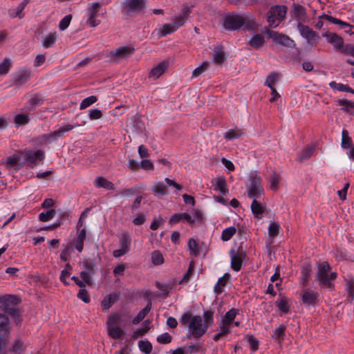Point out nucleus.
<instances>
[{
  "instance_id": "nucleus-1",
  "label": "nucleus",
  "mask_w": 354,
  "mask_h": 354,
  "mask_svg": "<svg viewBox=\"0 0 354 354\" xmlns=\"http://www.w3.org/2000/svg\"><path fill=\"white\" fill-rule=\"evenodd\" d=\"M180 323L188 326L189 334L194 338L201 337L207 330L208 325L205 324L199 315L192 316L189 312L185 313L180 318Z\"/></svg>"
},
{
  "instance_id": "nucleus-2",
  "label": "nucleus",
  "mask_w": 354,
  "mask_h": 354,
  "mask_svg": "<svg viewBox=\"0 0 354 354\" xmlns=\"http://www.w3.org/2000/svg\"><path fill=\"white\" fill-rule=\"evenodd\" d=\"M330 266L327 261H323L318 264L317 271L315 274V281L319 283L321 288L328 289L330 291L335 290L334 281L337 277L335 272L330 271Z\"/></svg>"
},
{
  "instance_id": "nucleus-3",
  "label": "nucleus",
  "mask_w": 354,
  "mask_h": 354,
  "mask_svg": "<svg viewBox=\"0 0 354 354\" xmlns=\"http://www.w3.org/2000/svg\"><path fill=\"white\" fill-rule=\"evenodd\" d=\"M286 6H272L267 13V21L272 28L278 26L280 21L285 19L287 13Z\"/></svg>"
},
{
  "instance_id": "nucleus-4",
  "label": "nucleus",
  "mask_w": 354,
  "mask_h": 354,
  "mask_svg": "<svg viewBox=\"0 0 354 354\" xmlns=\"http://www.w3.org/2000/svg\"><path fill=\"white\" fill-rule=\"evenodd\" d=\"M121 318L118 314L110 316L106 321L107 333L113 339H120L125 335V331L118 326Z\"/></svg>"
},
{
  "instance_id": "nucleus-5",
  "label": "nucleus",
  "mask_w": 354,
  "mask_h": 354,
  "mask_svg": "<svg viewBox=\"0 0 354 354\" xmlns=\"http://www.w3.org/2000/svg\"><path fill=\"white\" fill-rule=\"evenodd\" d=\"M248 196L256 199L264 194V190L261 186V178L257 174H252L249 179V184L247 186Z\"/></svg>"
},
{
  "instance_id": "nucleus-6",
  "label": "nucleus",
  "mask_w": 354,
  "mask_h": 354,
  "mask_svg": "<svg viewBox=\"0 0 354 354\" xmlns=\"http://www.w3.org/2000/svg\"><path fill=\"white\" fill-rule=\"evenodd\" d=\"M231 257V268L233 270L238 272L239 271L243 265V260L246 257V252L241 248H239L237 250L232 249L230 252Z\"/></svg>"
},
{
  "instance_id": "nucleus-7",
  "label": "nucleus",
  "mask_w": 354,
  "mask_h": 354,
  "mask_svg": "<svg viewBox=\"0 0 354 354\" xmlns=\"http://www.w3.org/2000/svg\"><path fill=\"white\" fill-rule=\"evenodd\" d=\"M79 124H66L62 127H61L59 129L50 132L48 134H44L41 136V140L43 142H48L50 141H55L58 138H60L63 136L65 132H68L73 129L76 127H79Z\"/></svg>"
},
{
  "instance_id": "nucleus-8",
  "label": "nucleus",
  "mask_w": 354,
  "mask_h": 354,
  "mask_svg": "<svg viewBox=\"0 0 354 354\" xmlns=\"http://www.w3.org/2000/svg\"><path fill=\"white\" fill-rule=\"evenodd\" d=\"M122 8L127 15H131L142 11L145 8V0H125L122 4Z\"/></svg>"
},
{
  "instance_id": "nucleus-9",
  "label": "nucleus",
  "mask_w": 354,
  "mask_h": 354,
  "mask_svg": "<svg viewBox=\"0 0 354 354\" xmlns=\"http://www.w3.org/2000/svg\"><path fill=\"white\" fill-rule=\"evenodd\" d=\"M245 23V19L239 15H228L224 20L223 26L225 29L236 30L241 28Z\"/></svg>"
},
{
  "instance_id": "nucleus-10",
  "label": "nucleus",
  "mask_w": 354,
  "mask_h": 354,
  "mask_svg": "<svg viewBox=\"0 0 354 354\" xmlns=\"http://www.w3.org/2000/svg\"><path fill=\"white\" fill-rule=\"evenodd\" d=\"M266 33L276 44H281L286 47H292L295 46V41L286 35L270 30H267Z\"/></svg>"
},
{
  "instance_id": "nucleus-11",
  "label": "nucleus",
  "mask_w": 354,
  "mask_h": 354,
  "mask_svg": "<svg viewBox=\"0 0 354 354\" xmlns=\"http://www.w3.org/2000/svg\"><path fill=\"white\" fill-rule=\"evenodd\" d=\"M302 303L307 306H315L319 303V294L312 289H305L300 293Z\"/></svg>"
},
{
  "instance_id": "nucleus-12",
  "label": "nucleus",
  "mask_w": 354,
  "mask_h": 354,
  "mask_svg": "<svg viewBox=\"0 0 354 354\" xmlns=\"http://www.w3.org/2000/svg\"><path fill=\"white\" fill-rule=\"evenodd\" d=\"M135 49L132 46H122L115 50L109 52V57L113 62H118L120 59L125 58L132 55Z\"/></svg>"
},
{
  "instance_id": "nucleus-13",
  "label": "nucleus",
  "mask_w": 354,
  "mask_h": 354,
  "mask_svg": "<svg viewBox=\"0 0 354 354\" xmlns=\"http://www.w3.org/2000/svg\"><path fill=\"white\" fill-rule=\"evenodd\" d=\"M297 29L299 31L301 35L307 40V42L310 46H313L319 39L318 34L308 26L304 25L301 23H299L297 25Z\"/></svg>"
},
{
  "instance_id": "nucleus-14",
  "label": "nucleus",
  "mask_w": 354,
  "mask_h": 354,
  "mask_svg": "<svg viewBox=\"0 0 354 354\" xmlns=\"http://www.w3.org/2000/svg\"><path fill=\"white\" fill-rule=\"evenodd\" d=\"M22 153L24 156L25 160L30 164V167H33L38 160L42 162L45 158L44 152L41 149L37 151L27 150Z\"/></svg>"
},
{
  "instance_id": "nucleus-15",
  "label": "nucleus",
  "mask_w": 354,
  "mask_h": 354,
  "mask_svg": "<svg viewBox=\"0 0 354 354\" xmlns=\"http://www.w3.org/2000/svg\"><path fill=\"white\" fill-rule=\"evenodd\" d=\"M100 7L101 6L99 3L95 2L86 10L88 17L87 24L91 27H96L101 23L100 20L96 19Z\"/></svg>"
},
{
  "instance_id": "nucleus-16",
  "label": "nucleus",
  "mask_w": 354,
  "mask_h": 354,
  "mask_svg": "<svg viewBox=\"0 0 354 354\" xmlns=\"http://www.w3.org/2000/svg\"><path fill=\"white\" fill-rule=\"evenodd\" d=\"M31 77V71L29 68H23L14 74L12 84L20 87L29 81Z\"/></svg>"
},
{
  "instance_id": "nucleus-17",
  "label": "nucleus",
  "mask_w": 354,
  "mask_h": 354,
  "mask_svg": "<svg viewBox=\"0 0 354 354\" xmlns=\"http://www.w3.org/2000/svg\"><path fill=\"white\" fill-rule=\"evenodd\" d=\"M120 248L113 252V255L114 257H120L129 252L131 239L128 234H124L121 236L120 239Z\"/></svg>"
},
{
  "instance_id": "nucleus-18",
  "label": "nucleus",
  "mask_w": 354,
  "mask_h": 354,
  "mask_svg": "<svg viewBox=\"0 0 354 354\" xmlns=\"http://www.w3.org/2000/svg\"><path fill=\"white\" fill-rule=\"evenodd\" d=\"M44 102V98L42 94L37 93L32 94L28 99L26 105L22 109V111H32L37 106H41Z\"/></svg>"
},
{
  "instance_id": "nucleus-19",
  "label": "nucleus",
  "mask_w": 354,
  "mask_h": 354,
  "mask_svg": "<svg viewBox=\"0 0 354 354\" xmlns=\"http://www.w3.org/2000/svg\"><path fill=\"white\" fill-rule=\"evenodd\" d=\"M322 36L326 38L327 41L332 44L335 49L342 51L344 48V39L342 37L335 32L328 31L323 33Z\"/></svg>"
},
{
  "instance_id": "nucleus-20",
  "label": "nucleus",
  "mask_w": 354,
  "mask_h": 354,
  "mask_svg": "<svg viewBox=\"0 0 354 354\" xmlns=\"http://www.w3.org/2000/svg\"><path fill=\"white\" fill-rule=\"evenodd\" d=\"M180 26L182 22L178 21L174 19V21L170 24H165L158 29V36L165 37L169 34L173 33L176 31Z\"/></svg>"
},
{
  "instance_id": "nucleus-21",
  "label": "nucleus",
  "mask_w": 354,
  "mask_h": 354,
  "mask_svg": "<svg viewBox=\"0 0 354 354\" xmlns=\"http://www.w3.org/2000/svg\"><path fill=\"white\" fill-rule=\"evenodd\" d=\"M84 270L80 272V277L88 285H91V275L94 272V264L89 261L83 262Z\"/></svg>"
},
{
  "instance_id": "nucleus-22",
  "label": "nucleus",
  "mask_w": 354,
  "mask_h": 354,
  "mask_svg": "<svg viewBox=\"0 0 354 354\" xmlns=\"http://www.w3.org/2000/svg\"><path fill=\"white\" fill-rule=\"evenodd\" d=\"M344 280L347 293L346 301L352 303L354 299V277L352 274H347L344 277Z\"/></svg>"
},
{
  "instance_id": "nucleus-23",
  "label": "nucleus",
  "mask_w": 354,
  "mask_h": 354,
  "mask_svg": "<svg viewBox=\"0 0 354 354\" xmlns=\"http://www.w3.org/2000/svg\"><path fill=\"white\" fill-rule=\"evenodd\" d=\"M169 62L168 61H162L156 66H153L149 73V78H153L154 80L160 77L168 68Z\"/></svg>"
},
{
  "instance_id": "nucleus-24",
  "label": "nucleus",
  "mask_w": 354,
  "mask_h": 354,
  "mask_svg": "<svg viewBox=\"0 0 354 354\" xmlns=\"http://www.w3.org/2000/svg\"><path fill=\"white\" fill-rule=\"evenodd\" d=\"M120 297V292H113L104 297L101 302L103 310L109 309L113 304H115Z\"/></svg>"
},
{
  "instance_id": "nucleus-25",
  "label": "nucleus",
  "mask_w": 354,
  "mask_h": 354,
  "mask_svg": "<svg viewBox=\"0 0 354 354\" xmlns=\"http://www.w3.org/2000/svg\"><path fill=\"white\" fill-rule=\"evenodd\" d=\"M214 189L219 192L223 196L227 195L229 190L225 177L219 176L214 179Z\"/></svg>"
},
{
  "instance_id": "nucleus-26",
  "label": "nucleus",
  "mask_w": 354,
  "mask_h": 354,
  "mask_svg": "<svg viewBox=\"0 0 354 354\" xmlns=\"http://www.w3.org/2000/svg\"><path fill=\"white\" fill-rule=\"evenodd\" d=\"M311 272H312V267L310 263L304 264L301 267L300 281H301V284L303 286H307V283L309 281L310 278Z\"/></svg>"
},
{
  "instance_id": "nucleus-27",
  "label": "nucleus",
  "mask_w": 354,
  "mask_h": 354,
  "mask_svg": "<svg viewBox=\"0 0 354 354\" xmlns=\"http://www.w3.org/2000/svg\"><path fill=\"white\" fill-rule=\"evenodd\" d=\"M94 185L96 187H102L107 190H113L115 189L114 184L102 176L97 177L94 181Z\"/></svg>"
},
{
  "instance_id": "nucleus-28",
  "label": "nucleus",
  "mask_w": 354,
  "mask_h": 354,
  "mask_svg": "<svg viewBox=\"0 0 354 354\" xmlns=\"http://www.w3.org/2000/svg\"><path fill=\"white\" fill-rule=\"evenodd\" d=\"M212 58L213 62L216 64L221 65L224 62L225 57L222 46H217L214 48Z\"/></svg>"
},
{
  "instance_id": "nucleus-29",
  "label": "nucleus",
  "mask_w": 354,
  "mask_h": 354,
  "mask_svg": "<svg viewBox=\"0 0 354 354\" xmlns=\"http://www.w3.org/2000/svg\"><path fill=\"white\" fill-rule=\"evenodd\" d=\"M151 190L155 196H162L168 194L167 187L162 182L155 183Z\"/></svg>"
},
{
  "instance_id": "nucleus-30",
  "label": "nucleus",
  "mask_w": 354,
  "mask_h": 354,
  "mask_svg": "<svg viewBox=\"0 0 354 354\" xmlns=\"http://www.w3.org/2000/svg\"><path fill=\"white\" fill-rule=\"evenodd\" d=\"M57 37L58 36L56 32H49L44 37L42 40L43 47L48 48L53 46L55 44Z\"/></svg>"
},
{
  "instance_id": "nucleus-31",
  "label": "nucleus",
  "mask_w": 354,
  "mask_h": 354,
  "mask_svg": "<svg viewBox=\"0 0 354 354\" xmlns=\"http://www.w3.org/2000/svg\"><path fill=\"white\" fill-rule=\"evenodd\" d=\"M86 237V231L85 228L82 229L78 233L77 239L75 242V248L79 252H82L84 248V241Z\"/></svg>"
},
{
  "instance_id": "nucleus-32",
  "label": "nucleus",
  "mask_w": 354,
  "mask_h": 354,
  "mask_svg": "<svg viewBox=\"0 0 354 354\" xmlns=\"http://www.w3.org/2000/svg\"><path fill=\"white\" fill-rule=\"evenodd\" d=\"M151 301H149L147 306L142 310H140L138 313V314L133 319V320H132L133 324L136 325V324H139L149 313V311L151 310Z\"/></svg>"
},
{
  "instance_id": "nucleus-33",
  "label": "nucleus",
  "mask_w": 354,
  "mask_h": 354,
  "mask_svg": "<svg viewBox=\"0 0 354 354\" xmlns=\"http://www.w3.org/2000/svg\"><path fill=\"white\" fill-rule=\"evenodd\" d=\"M251 210L256 218H261L265 208L256 199H254L251 204Z\"/></svg>"
},
{
  "instance_id": "nucleus-34",
  "label": "nucleus",
  "mask_w": 354,
  "mask_h": 354,
  "mask_svg": "<svg viewBox=\"0 0 354 354\" xmlns=\"http://www.w3.org/2000/svg\"><path fill=\"white\" fill-rule=\"evenodd\" d=\"M265 43V39L261 34L254 35L251 39L248 42V44L253 48L258 49L260 48Z\"/></svg>"
},
{
  "instance_id": "nucleus-35",
  "label": "nucleus",
  "mask_w": 354,
  "mask_h": 354,
  "mask_svg": "<svg viewBox=\"0 0 354 354\" xmlns=\"http://www.w3.org/2000/svg\"><path fill=\"white\" fill-rule=\"evenodd\" d=\"M19 299L17 296L8 295L4 297H0V306H6L10 304H18Z\"/></svg>"
},
{
  "instance_id": "nucleus-36",
  "label": "nucleus",
  "mask_w": 354,
  "mask_h": 354,
  "mask_svg": "<svg viewBox=\"0 0 354 354\" xmlns=\"http://www.w3.org/2000/svg\"><path fill=\"white\" fill-rule=\"evenodd\" d=\"M286 329V327L285 325H280L277 328L274 330V333L272 335V337L274 339L277 340L279 344L282 343L285 338Z\"/></svg>"
},
{
  "instance_id": "nucleus-37",
  "label": "nucleus",
  "mask_w": 354,
  "mask_h": 354,
  "mask_svg": "<svg viewBox=\"0 0 354 354\" xmlns=\"http://www.w3.org/2000/svg\"><path fill=\"white\" fill-rule=\"evenodd\" d=\"M191 13V8L188 5H185L183 7V9L180 12V13L178 15H176L174 19L178 21L182 22V26H183L187 20V19L189 17V15Z\"/></svg>"
},
{
  "instance_id": "nucleus-38",
  "label": "nucleus",
  "mask_w": 354,
  "mask_h": 354,
  "mask_svg": "<svg viewBox=\"0 0 354 354\" xmlns=\"http://www.w3.org/2000/svg\"><path fill=\"white\" fill-rule=\"evenodd\" d=\"M19 156L16 154L10 156L6 158V166L8 167L15 168V169H19L22 167L21 165L19 164Z\"/></svg>"
},
{
  "instance_id": "nucleus-39",
  "label": "nucleus",
  "mask_w": 354,
  "mask_h": 354,
  "mask_svg": "<svg viewBox=\"0 0 354 354\" xmlns=\"http://www.w3.org/2000/svg\"><path fill=\"white\" fill-rule=\"evenodd\" d=\"M239 309H236L234 308H231L230 310H228L225 313L224 317L223 318V319L221 321L225 322V324H227L231 326V324L234 321L235 317L239 314Z\"/></svg>"
},
{
  "instance_id": "nucleus-40",
  "label": "nucleus",
  "mask_w": 354,
  "mask_h": 354,
  "mask_svg": "<svg viewBox=\"0 0 354 354\" xmlns=\"http://www.w3.org/2000/svg\"><path fill=\"white\" fill-rule=\"evenodd\" d=\"M229 277L228 274H225L223 277H220L214 286V292L219 295L223 292V288L226 286L227 279Z\"/></svg>"
},
{
  "instance_id": "nucleus-41",
  "label": "nucleus",
  "mask_w": 354,
  "mask_h": 354,
  "mask_svg": "<svg viewBox=\"0 0 354 354\" xmlns=\"http://www.w3.org/2000/svg\"><path fill=\"white\" fill-rule=\"evenodd\" d=\"M244 134L243 130L241 129H230L224 133V138L227 140H232L240 138Z\"/></svg>"
},
{
  "instance_id": "nucleus-42",
  "label": "nucleus",
  "mask_w": 354,
  "mask_h": 354,
  "mask_svg": "<svg viewBox=\"0 0 354 354\" xmlns=\"http://www.w3.org/2000/svg\"><path fill=\"white\" fill-rule=\"evenodd\" d=\"M156 286L161 291L162 297L167 298L169 295L170 290L174 288V284L171 283L162 284L160 282H156Z\"/></svg>"
},
{
  "instance_id": "nucleus-43",
  "label": "nucleus",
  "mask_w": 354,
  "mask_h": 354,
  "mask_svg": "<svg viewBox=\"0 0 354 354\" xmlns=\"http://www.w3.org/2000/svg\"><path fill=\"white\" fill-rule=\"evenodd\" d=\"M329 86L331 88L336 89L339 91H345L351 93H354V90L346 84L337 83L333 81L329 84Z\"/></svg>"
},
{
  "instance_id": "nucleus-44",
  "label": "nucleus",
  "mask_w": 354,
  "mask_h": 354,
  "mask_svg": "<svg viewBox=\"0 0 354 354\" xmlns=\"http://www.w3.org/2000/svg\"><path fill=\"white\" fill-rule=\"evenodd\" d=\"M319 17L321 19H325L332 24L339 25L342 28L351 27V26L349 24L344 22L339 19L335 18L330 15L323 14Z\"/></svg>"
},
{
  "instance_id": "nucleus-45",
  "label": "nucleus",
  "mask_w": 354,
  "mask_h": 354,
  "mask_svg": "<svg viewBox=\"0 0 354 354\" xmlns=\"http://www.w3.org/2000/svg\"><path fill=\"white\" fill-rule=\"evenodd\" d=\"M319 17L321 19H325L332 24L339 25L342 28L351 27V26L349 24L344 22L339 19L335 18L330 15L323 14Z\"/></svg>"
},
{
  "instance_id": "nucleus-46",
  "label": "nucleus",
  "mask_w": 354,
  "mask_h": 354,
  "mask_svg": "<svg viewBox=\"0 0 354 354\" xmlns=\"http://www.w3.org/2000/svg\"><path fill=\"white\" fill-rule=\"evenodd\" d=\"M341 146L344 149L351 148L352 139L348 135V132L346 129H343L342 132V143Z\"/></svg>"
},
{
  "instance_id": "nucleus-47",
  "label": "nucleus",
  "mask_w": 354,
  "mask_h": 354,
  "mask_svg": "<svg viewBox=\"0 0 354 354\" xmlns=\"http://www.w3.org/2000/svg\"><path fill=\"white\" fill-rule=\"evenodd\" d=\"M190 254L194 257L199 255L201 250L198 243L192 238L189 239L187 243Z\"/></svg>"
},
{
  "instance_id": "nucleus-48",
  "label": "nucleus",
  "mask_w": 354,
  "mask_h": 354,
  "mask_svg": "<svg viewBox=\"0 0 354 354\" xmlns=\"http://www.w3.org/2000/svg\"><path fill=\"white\" fill-rule=\"evenodd\" d=\"M315 152V147L308 146L306 147L298 156V160L303 161L310 158Z\"/></svg>"
},
{
  "instance_id": "nucleus-49",
  "label": "nucleus",
  "mask_w": 354,
  "mask_h": 354,
  "mask_svg": "<svg viewBox=\"0 0 354 354\" xmlns=\"http://www.w3.org/2000/svg\"><path fill=\"white\" fill-rule=\"evenodd\" d=\"M236 229L235 227L232 226L224 229L221 234V239L223 241H227L236 234Z\"/></svg>"
},
{
  "instance_id": "nucleus-50",
  "label": "nucleus",
  "mask_w": 354,
  "mask_h": 354,
  "mask_svg": "<svg viewBox=\"0 0 354 354\" xmlns=\"http://www.w3.org/2000/svg\"><path fill=\"white\" fill-rule=\"evenodd\" d=\"M279 79V75L276 72H272L268 76H267L264 84L270 88H274V85Z\"/></svg>"
},
{
  "instance_id": "nucleus-51",
  "label": "nucleus",
  "mask_w": 354,
  "mask_h": 354,
  "mask_svg": "<svg viewBox=\"0 0 354 354\" xmlns=\"http://www.w3.org/2000/svg\"><path fill=\"white\" fill-rule=\"evenodd\" d=\"M30 121L28 113H19L15 116L14 122L17 125H25Z\"/></svg>"
},
{
  "instance_id": "nucleus-52",
  "label": "nucleus",
  "mask_w": 354,
  "mask_h": 354,
  "mask_svg": "<svg viewBox=\"0 0 354 354\" xmlns=\"http://www.w3.org/2000/svg\"><path fill=\"white\" fill-rule=\"evenodd\" d=\"M338 105L341 106V109L346 112L352 113L354 109V102L347 100H340L338 102Z\"/></svg>"
},
{
  "instance_id": "nucleus-53",
  "label": "nucleus",
  "mask_w": 354,
  "mask_h": 354,
  "mask_svg": "<svg viewBox=\"0 0 354 354\" xmlns=\"http://www.w3.org/2000/svg\"><path fill=\"white\" fill-rule=\"evenodd\" d=\"M55 210L53 209H48L46 212H41L39 214V220L41 222H47L51 220L55 215Z\"/></svg>"
},
{
  "instance_id": "nucleus-54",
  "label": "nucleus",
  "mask_w": 354,
  "mask_h": 354,
  "mask_svg": "<svg viewBox=\"0 0 354 354\" xmlns=\"http://www.w3.org/2000/svg\"><path fill=\"white\" fill-rule=\"evenodd\" d=\"M275 304L279 310L284 314L288 313L290 310V306L285 298H281V299L277 300Z\"/></svg>"
},
{
  "instance_id": "nucleus-55",
  "label": "nucleus",
  "mask_w": 354,
  "mask_h": 354,
  "mask_svg": "<svg viewBox=\"0 0 354 354\" xmlns=\"http://www.w3.org/2000/svg\"><path fill=\"white\" fill-rule=\"evenodd\" d=\"M97 100L96 96L91 95L88 97L84 98L80 104V109L81 110L85 109L86 108L90 106L93 104L95 103Z\"/></svg>"
},
{
  "instance_id": "nucleus-56",
  "label": "nucleus",
  "mask_w": 354,
  "mask_h": 354,
  "mask_svg": "<svg viewBox=\"0 0 354 354\" xmlns=\"http://www.w3.org/2000/svg\"><path fill=\"white\" fill-rule=\"evenodd\" d=\"M11 67V62L9 58L6 57L3 61L0 63V75H6Z\"/></svg>"
},
{
  "instance_id": "nucleus-57",
  "label": "nucleus",
  "mask_w": 354,
  "mask_h": 354,
  "mask_svg": "<svg viewBox=\"0 0 354 354\" xmlns=\"http://www.w3.org/2000/svg\"><path fill=\"white\" fill-rule=\"evenodd\" d=\"M138 346L140 350L145 354H150L152 351V345L149 341H139Z\"/></svg>"
},
{
  "instance_id": "nucleus-58",
  "label": "nucleus",
  "mask_w": 354,
  "mask_h": 354,
  "mask_svg": "<svg viewBox=\"0 0 354 354\" xmlns=\"http://www.w3.org/2000/svg\"><path fill=\"white\" fill-rule=\"evenodd\" d=\"M280 176L274 172L270 178V188L273 191H277L279 189Z\"/></svg>"
},
{
  "instance_id": "nucleus-59",
  "label": "nucleus",
  "mask_w": 354,
  "mask_h": 354,
  "mask_svg": "<svg viewBox=\"0 0 354 354\" xmlns=\"http://www.w3.org/2000/svg\"><path fill=\"white\" fill-rule=\"evenodd\" d=\"M280 225L276 222H271L268 226V234L270 236L274 238L279 233Z\"/></svg>"
},
{
  "instance_id": "nucleus-60",
  "label": "nucleus",
  "mask_w": 354,
  "mask_h": 354,
  "mask_svg": "<svg viewBox=\"0 0 354 354\" xmlns=\"http://www.w3.org/2000/svg\"><path fill=\"white\" fill-rule=\"evenodd\" d=\"M151 262L153 265L159 266L163 263L164 258L158 250H156L151 254Z\"/></svg>"
},
{
  "instance_id": "nucleus-61",
  "label": "nucleus",
  "mask_w": 354,
  "mask_h": 354,
  "mask_svg": "<svg viewBox=\"0 0 354 354\" xmlns=\"http://www.w3.org/2000/svg\"><path fill=\"white\" fill-rule=\"evenodd\" d=\"M194 269V263L192 262V263H190V264L189 266L187 271L184 274L183 279L178 281V283L179 284L187 283L189 282L192 275L193 274Z\"/></svg>"
},
{
  "instance_id": "nucleus-62",
  "label": "nucleus",
  "mask_w": 354,
  "mask_h": 354,
  "mask_svg": "<svg viewBox=\"0 0 354 354\" xmlns=\"http://www.w3.org/2000/svg\"><path fill=\"white\" fill-rule=\"evenodd\" d=\"M209 65V62H204L198 67L196 68L192 72V77H196L205 72Z\"/></svg>"
},
{
  "instance_id": "nucleus-63",
  "label": "nucleus",
  "mask_w": 354,
  "mask_h": 354,
  "mask_svg": "<svg viewBox=\"0 0 354 354\" xmlns=\"http://www.w3.org/2000/svg\"><path fill=\"white\" fill-rule=\"evenodd\" d=\"M294 15L299 19H304L306 16L304 7L300 5L294 4Z\"/></svg>"
},
{
  "instance_id": "nucleus-64",
  "label": "nucleus",
  "mask_w": 354,
  "mask_h": 354,
  "mask_svg": "<svg viewBox=\"0 0 354 354\" xmlns=\"http://www.w3.org/2000/svg\"><path fill=\"white\" fill-rule=\"evenodd\" d=\"M71 19H72V15H68L65 16L59 21V30H66L69 26L70 23L71 21Z\"/></svg>"
}]
</instances>
